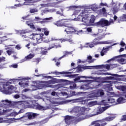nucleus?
Instances as JSON below:
<instances>
[{"mask_svg":"<svg viewBox=\"0 0 126 126\" xmlns=\"http://www.w3.org/2000/svg\"><path fill=\"white\" fill-rule=\"evenodd\" d=\"M114 120H115V117L109 116L102 120L94 122L93 125H94V126H105L108 124L106 122H111Z\"/></svg>","mask_w":126,"mask_h":126,"instance_id":"f257e3e1","label":"nucleus"},{"mask_svg":"<svg viewBox=\"0 0 126 126\" xmlns=\"http://www.w3.org/2000/svg\"><path fill=\"white\" fill-rule=\"evenodd\" d=\"M10 84H11V83L10 82H5L3 84V88L5 94L10 95L13 93V87L12 86H9Z\"/></svg>","mask_w":126,"mask_h":126,"instance_id":"f03ea898","label":"nucleus"},{"mask_svg":"<svg viewBox=\"0 0 126 126\" xmlns=\"http://www.w3.org/2000/svg\"><path fill=\"white\" fill-rule=\"evenodd\" d=\"M78 18H81L82 22L84 23H88L89 21V14L87 10H84L82 12L78 15Z\"/></svg>","mask_w":126,"mask_h":126,"instance_id":"7ed1b4c3","label":"nucleus"},{"mask_svg":"<svg viewBox=\"0 0 126 126\" xmlns=\"http://www.w3.org/2000/svg\"><path fill=\"white\" fill-rule=\"evenodd\" d=\"M66 27L64 32H66L67 34H77V35H80V34H82V32H83L82 30L77 31L73 27H68L67 25Z\"/></svg>","mask_w":126,"mask_h":126,"instance_id":"20e7f679","label":"nucleus"},{"mask_svg":"<svg viewBox=\"0 0 126 126\" xmlns=\"http://www.w3.org/2000/svg\"><path fill=\"white\" fill-rule=\"evenodd\" d=\"M105 93L102 90L97 91H93L91 92V94L88 95V98H96V97H100L103 96Z\"/></svg>","mask_w":126,"mask_h":126,"instance_id":"39448f33","label":"nucleus"},{"mask_svg":"<svg viewBox=\"0 0 126 126\" xmlns=\"http://www.w3.org/2000/svg\"><path fill=\"white\" fill-rule=\"evenodd\" d=\"M38 114L37 113H34L32 112H29L27 113V116H24L21 117L20 119L22 120V121H24V122H26L27 119H29V120H34L36 117H37Z\"/></svg>","mask_w":126,"mask_h":126,"instance_id":"423d86ee","label":"nucleus"},{"mask_svg":"<svg viewBox=\"0 0 126 126\" xmlns=\"http://www.w3.org/2000/svg\"><path fill=\"white\" fill-rule=\"evenodd\" d=\"M56 81L54 80H50L46 82L45 84L46 87H49L50 88H55L56 89H59L60 88V85H52L51 84H56Z\"/></svg>","mask_w":126,"mask_h":126,"instance_id":"0eeeda50","label":"nucleus"},{"mask_svg":"<svg viewBox=\"0 0 126 126\" xmlns=\"http://www.w3.org/2000/svg\"><path fill=\"white\" fill-rule=\"evenodd\" d=\"M43 36H44V34L43 33H33L32 39H33V40H36L37 44H40V43H41V42H42L43 40V39L42 38H43Z\"/></svg>","mask_w":126,"mask_h":126,"instance_id":"6e6552de","label":"nucleus"},{"mask_svg":"<svg viewBox=\"0 0 126 126\" xmlns=\"http://www.w3.org/2000/svg\"><path fill=\"white\" fill-rule=\"evenodd\" d=\"M96 26H101V27H105V26H109L111 25V22L107 20H101L100 21L95 23Z\"/></svg>","mask_w":126,"mask_h":126,"instance_id":"1a4fd4ad","label":"nucleus"},{"mask_svg":"<svg viewBox=\"0 0 126 126\" xmlns=\"http://www.w3.org/2000/svg\"><path fill=\"white\" fill-rule=\"evenodd\" d=\"M121 89L123 93L121 94V95L123 97H119L117 100V102L121 104L122 103L123 101L124 100L125 98H126V87L122 86L121 87Z\"/></svg>","mask_w":126,"mask_h":126,"instance_id":"9d476101","label":"nucleus"},{"mask_svg":"<svg viewBox=\"0 0 126 126\" xmlns=\"http://www.w3.org/2000/svg\"><path fill=\"white\" fill-rule=\"evenodd\" d=\"M105 36H106V34L103 33L101 35L97 37L96 38H95L94 40V44H91L89 45L90 48H93V47H94V45H99L100 44V42L96 41H99V40H101V39H103V38H105Z\"/></svg>","mask_w":126,"mask_h":126,"instance_id":"9b49d317","label":"nucleus"},{"mask_svg":"<svg viewBox=\"0 0 126 126\" xmlns=\"http://www.w3.org/2000/svg\"><path fill=\"white\" fill-rule=\"evenodd\" d=\"M74 100L77 103H80L81 105H85L86 104H87V103L88 102V99H85V97H84L76 98Z\"/></svg>","mask_w":126,"mask_h":126,"instance_id":"f8f14e48","label":"nucleus"},{"mask_svg":"<svg viewBox=\"0 0 126 126\" xmlns=\"http://www.w3.org/2000/svg\"><path fill=\"white\" fill-rule=\"evenodd\" d=\"M63 20H64V19H63L57 21L54 23L55 25L58 26V27H63V26H64L66 27L68 24H66V22H63Z\"/></svg>","mask_w":126,"mask_h":126,"instance_id":"ddd939ff","label":"nucleus"},{"mask_svg":"<svg viewBox=\"0 0 126 126\" xmlns=\"http://www.w3.org/2000/svg\"><path fill=\"white\" fill-rule=\"evenodd\" d=\"M33 109L38 111H44L46 110V107L39 104V103H36V105H33Z\"/></svg>","mask_w":126,"mask_h":126,"instance_id":"4468645a","label":"nucleus"},{"mask_svg":"<svg viewBox=\"0 0 126 126\" xmlns=\"http://www.w3.org/2000/svg\"><path fill=\"white\" fill-rule=\"evenodd\" d=\"M86 111H87V108H86L85 107H80L79 115H78L77 117H79V116H84Z\"/></svg>","mask_w":126,"mask_h":126,"instance_id":"2eb2a0df","label":"nucleus"},{"mask_svg":"<svg viewBox=\"0 0 126 126\" xmlns=\"http://www.w3.org/2000/svg\"><path fill=\"white\" fill-rule=\"evenodd\" d=\"M107 109V108L106 107L99 108L97 110L96 115H100V114H102V113H103V112H104V111H106Z\"/></svg>","mask_w":126,"mask_h":126,"instance_id":"dca6fc26","label":"nucleus"},{"mask_svg":"<svg viewBox=\"0 0 126 126\" xmlns=\"http://www.w3.org/2000/svg\"><path fill=\"white\" fill-rule=\"evenodd\" d=\"M96 67H98V68H106V69H110V67H111V66L109 64H106V65H98L95 66Z\"/></svg>","mask_w":126,"mask_h":126,"instance_id":"f3484780","label":"nucleus"},{"mask_svg":"<svg viewBox=\"0 0 126 126\" xmlns=\"http://www.w3.org/2000/svg\"><path fill=\"white\" fill-rule=\"evenodd\" d=\"M52 74H56V75H59V74H68L69 73V72H58V71H55L54 72H51Z\"/></svg>","mask_w":126,"mask_h":126,"instance_id":"a211bd4d","label":"nucleus"},{"mask_svg":"<svg viewBox=\"0 0 126 126\" xmlns=\"http://www.w3.org/2000/svg\"><path fill=\"white\" fill-rule=\"evenodd\" d=\"M65 123L66 124V125H68L69 126L70 125V120H71V116H69L68 115H66L65 117Z\"/></svg>","mask_w":126,"mask_h":126,"instance_id":"6ab92c4d","label":"nucleus"},{"mask_svg":"<svg viewBox=\"0 0 126 126\" xmlns=\"http://www.w3.org/2000/svg\"><path fill=\"white\" fill-rule=\"evenodd\" d=\"M109 48H110L109 47H107L106 48H105V47L103 48L102 50L100 52V55L101 57L105 56V54H106V53H107V52L109 51Z\"/></svg>","mask_w":126,"mask_h":126,"instance_id":"aec40b11","label":"nucleus"},{"mask_svg":"<svg viewBox=\"0 0 126 126\" xmlns=\"http://www.w3.org/2000/svg\"><path fill=\"white\" fill-rule=\"evenodd\" d=\"M70 97H72L73 96H76V95H81V94H83V92H78L76 93L74 91H70Z\"/></svg>","mask_w":126,"mask_h":126,"instance_id":"412c9836","label":"nucleus"},{"mask_svg":"<svg viewBox=\"0 0 126 126\" xmlns=\"http://www.w3.org/2000/svg\"><path fill=\"white\" fill-rule=\"evenodd\" d=\"M34 56L35 55L34 54H30L27 56L25 57V59H24L23 62H25V61H27L28 60H31V59H33V58H34Z\"/></svg>","mask_w":126,"mask_h":126,"instance_id":"4be33fe9","label":"nucleus"},{"mask_svg":"<svg viewBox=\"0 0 126 126\" xmlns=\"http://www.w3.org/2000/svg\"><path fill=\"white\" fill-rule=\"evenodd\" d=\"M63 0H56V2H54L51 3L52 6L56 7L58 6V4H60V3H62Z\"/></svg>","mask_w":126,"mask_h":126,"instance_id":"5701e85b","label":"nucleus"},{"mask_svg":"<svg viewBox=\"0 0 126 126\" xmlns=\"http://www.w3.org/2000/svg\"><path fill=\"white\" fill-rule=\"evenodd\" d=\"M53 48H56V49L58 48H62V45L61 44L56 45V44L54 43L52 44V46H50L48 48V50H50L51 49H53Z\"/></svg>","mask_w":126,"mask_h":126,"instance_id":"b1692460","label":"nucleus"},{"mask_svg":"<svg viewBox=\"0 0 126 126\" xmlns=\"http://www.w3.org/2000/svg\"><path fill=\"white\" fill-rule=\"evenodd\" d=\"M79 106H75L72 109L71 111L72 112H74V113H78L79 114Z\"/></svg>","mask_w":126,"mask_h":126,"instance_id":"393cba45","label":"nucleus"},{"mask_svg":"<svg viewBox=\"0 0 126 126\" xmlns=\"http://www.w3.org/2000/svg\"><path fill=\"white\" fill-rule=\"evenodd\" d=\"M18 1L20 2V0H17ZM25 2L24 3L26 5H28L30 3H32L34 0H24ZM28 3V4H27Z\"/></svg>","mask_w":126,"mask_h":126,"instance_id":"a878e982","label":"nucleus"},{"mask_svg":"<svg viewBox=\"0 0 126 126\" xmlns=\"http://www.w3.org/2000/svg\"><path fill=\"white\" fill-rule=\"evenodd\" d=\"M119 11V9L118 8V6L116 5L114 6L112 9V12L114 15L117 13V12Z\"/></svg>","mask_w":126,"mask_h":126,"instance_id":"bb28decb","label":"nucleus"},{"mask_svg":"<svg viewBox=\"0 0 126 126\" xmlns=\"http://www.w3.org/2000/svg\"><path fill=\"white\" fill-rule=\"evenodd\" d=\"M19 85L21 87L23 88H25L26 87H27L28 86L29 84L27 83H23L22 82H19Z\"/></svg>","mask_w":126,"mask_h":126,"instance_id":"cd10ccee","label":"nucleus"},{"mask_svg":"<svg viewBox=\"0 0 126 126\" xmlns=\"http://www.w3.org/2000/svg\"><path fill=\"white\" fill-rule=\"evenodd\" d=\"M60 58L58 60L56 59L55 58L52 60V61H54L55 63H56V65L58 67L60 66V65H61V62H60Z\"/></svg>","mask_w":126,"mask_h":126,"instance_id":"c85d7f7f","label":"nucleus"},{"mask_svg":"<svg viewBox=\"0 0 126 126\" xmlns=\"http://www.w3.org/2000/svg\"><path fill=\"white\" fill-rule=\"evenodd\" d=\"M94 21H95V16L92 15L91 16V19L90 20L89 19L88 22H89V23L92 24V23H94Z\"/></svg>","mask_w":126,"mask_h":126,"instance_id":"c756f323","label":"nucleus"},{"mask_svg":"<svg viewBox=\"0 0 126 126\" xmlns=\"http://www.w3.org/2000/svg\"><path fill=\"white\" fill-rule=\"evenodd\" d=\"M80 89H82L83 90H88L89 89V87L88 85H83L80 87Z\"/></svg>","mask_w":126,"mask_h":126,"instance_id":"7c9ffc66","label":"nucleus"},{"mask_svg":"<svg viewBox=\"0 0 126 126\" xmlns=\"http://www.w3.org/2000/svg\"><path fill=\"white\" fill-rule=\"evenodd\" d=\"M66 41L67 42H69V43H70L71 44H73V40H72V38L70 37V36H67L66 38Z\"/></svg>","mask_w":126,"mask_h":126,"instance_id":"2f4dec72","label":"nucleus"},{"mask_svg":"<svg viewBox=\"0 0 126 126\" xmlns=\"http://www.w3.org/2000/svg\"><path fill=\"white\" fill-rule=\"evenodd\" d=\"M22 113H24V109H21L19 110L18 112H14L13 115L14 116H17V115H19V114H22Z\"/></svg>","mask_w":126,"mask_h":126,"instance_id":"473e14b6","label":"nucleus"},{"mask_svg":"<svg viewBox=\"0 0 126 126\" xmlns=\"http://www.w3.org/2000/svg\"><path fill=\"white\" fill-rule=\"evenodd\" d=\"M121 21H126V14H124L120 18Z\"/></svg>","mask_w":126,"mask_h":126,"instance_id":"72a5a7b5","label":"nucleus"},{"mask_svg":"<svg viewBox=\"0 0 126 126\" xmlns=\"http://www.w3.org/2000/svg\"><path fill=\"white\" fill-rule=\"evenodd\" d=\"M42 32H44V35H45V36H48L49 33H50V32L47 30V29L46 28H43V30L42 31Z\"/></svg>","mask_w":126,"mask_h":126,"instance_id":"f704fd0d","label":"nucleus"},{"mask_svg":"<svg viewBox=\"0 0 126 126\" xmlns=\"http://www.w3.org/2000/svg\"><path fill=\"white\" fill-rule=\"evenodd\" d=\"M40 54L41 55H42V56H44L46 54H48V49H44L41 52Z\"/></svg>","mask_w":126,"mask_h":126,"instance_id":"c9c22d12","label":"nucleus"},{"mask_svg":"<svg viewBox=\"0 0 126 126\" xmlns=\"http://www.w3.org/2000/svg\"><path fill=\"white\" fill-rule=\"evenodd\" d=\"M70 54H71V52H65V54L64 55H63L62 57H60L59 60H62V59H63V58H65V57H66L67 55H70Z\"/></svg>","mask_w":126,"mask_h":126,"instance_id":"e433bc0d","label":"nucleus"},{"mask_svg":"<svg viewBox=\"0 0 126 126\" xmlns=\"http://www.w3.org/2000/svg\"><path fill=\"white\" fill-rule=\"evenodd\" d=\"M91 8L92 10L95 11V10H97V9H98V7L96 6L95 5H92L91 6Z\"/></svg>","mask_w":126,"mask_h":126,"instance_id":"4c0bfd02","label":"nucleus"},{"mask_svg":"<svg viewBox=\"0 0 126 126\" xmlns=\"http://www.w3.org/2000/svg\"><path fill=\"white\" fill-rule=\"evenodd\" d=\"M47 122H49V118H46L45 119L43 120L40 122V123L42 125H45V124H46Z\"/></svg>","mask_w":126,"mask_h":126,"instance_id":"58836bf2","label":"nucleus"},{"mask_svg":"<svg viewBox=\"0 0 126 126\" xmlns=\"http://www.w3.org/2000/svg\"><path fill=\"white\" fill-rule=\"evenodd\" d=\"M85 76H78L77 77V78H75L74 79V81H78V80H80V78H85Z\"/></svg>","mask_w":126,"mask_h":126,"instance_id":"ea45409f","label":"nucleus"},{"mask_svg":"<svg viewBox=\"0 0 126 126\" xmlns=\"http://www.w3.org/2000/svg\"><path fill=\"white\" fill-rule=\"evenodd\" d=\"M108 103H115L116 100L114 98H109L108 99Z\"/></svg>","mask_w":126,"mask_h":126,"instance_id":"a19ab883","label":"nucleus"},{"mask_svg":"<svg viewBox=\"0 0 126 126\" xmlns=\"http://www.w3.org/2000/svg\"><path fill=\"white\" fill-rule=\"evenodd\" d=\"M40 62V60L38 58L34 59L33 60V63H35L36 64H38Z\"/></svg>","mask_w":126,"mask_h":126,"instance_id":"79ce46f5","label":"nucleus"},{"mask_svg":"<svg viewBox=\"0 0 126 126\" xmlns=\"http://www.w3.org/2000/svg\"><path fill=\"white\" fill-rule=\"evenodd\" d=\"M2 103H8V104H11V101L8 100V99H6V100H1Z\"/></svg>","mask_w":126,"mask_h":126,"instance_id":"37998d69","label":"nucleus"},{"mask_svg":"<svg viewBox=\"0 0 126 126\" xmlns=\"http://www.w3.org/2000/svg\"><path fill=\"white\" fill-rule=\"evenodd\" d=\"M19 33L21 34H26V33H28V32L27 31H26V30H21L19 31Z\"/></svg>","mask_w":126,"mask_h":126,"instance_id":"c03bdc74","label":"nucleus"},{"mask_svg":"<svg viewBox=\"0 0 126 126\" xmlns=\"http://www.w3.org/2000/svg\"><path fill=\"white\" fill-rule=\"evenodd\" d=\"M35 30H36V31H38V32H43V31L44 30V28L41 29L38 27L36 29H35Z\"/></svg>","mask_w":126,"mask_h":126,"instance_id":"a18cd8bd","label":"nucleus"},{"mask_svg":"<svg viewBox=\"0 0 126 126\" xmlns=\"http://www.w3.org/2000/svg\"><path fill=\"white\" fill-rule=\"evenodd\" d=\"M7 54L8 55V56H11V54H13L14 52L11 51V50H7L6 51Z\"/></svg>","mask_w":126,"mask_h":126,"instance_id":"49530a36","label":"nucleus"},{"mask_svg":"<svg viewBox=\"0 0 126 126\" xmlns=\"http://www.w3.org/2000/svg\"><path fill=\"white\" fill-rule=\"evenodd\" d=\"M88 60H89L90 63H94V60H92V56H89L88 57Z\"/></svg>","mask_w":126,"mask_h":126,"instance_id":"de8ad7c7","label":"nucleus"},{"mask_svg":"<svg viewBox=\"0 0 126 126\" xmlns=\"http://www.w3.org/2000/svg\"><path fill=\"white\" fill-rule=\"evenodd\" d=\"M56 13H57V14H59L60 15V16H63V17H65V16H64V15H63V13H61V12L60 11H57L56 12Z\"/></svg>","mask_w":126,"mask_h":126,"instance_id":"09e8293b","label":"nucleus"},{"mask_svg":"<svg viewBox=\"0 0 126 126\" xmlns=\"http://www.w3.org/2000/svg\"><path fill=\"white\" fill-rule=\"evenodd\" d=\"M74 88H76V84L75 83H74L72 86H70V89H74Z\"/></svg>","mask_w":126,"mask_h":126,"instance_id":"8fccbe9b","label":"nucleus"},{"mask_svg":"<svg viewBox=\"0 0 126 126\" xmlns=\"http://www.w3.org/2000/svg\"><path fill=\"white\" fill-rule=\"evenodd\" d=\"M29 26L30 27V28H31L32 29H33V30H35V29H36V28H35V26L33 24L32 25L29 24Z\"/></svg>","mask_w":126,"mask_h":126,"instance_id":"3c124183","label":"nucleus"},{"mask_svg":"<svg viewBox=\"0 0 126 126\" xmlns=\"http://www.w3.org/2000/svg\"><path fill=\"white\" fill-rule=\"evenodd\" d=\"M82 69V67L80 65H78L77 66V70L78 71H81Z\"/></svg>","mask_w":126,"mask_h":126,"instance_id":"603ef678","label":"nucleus"},{"mask_svg":"<svg viewBox=\"0 0 126 126\" xmlns=\"http://www.w3.org/2000/svg\"><path fill=\"white\" fill-rule=\"evenodd\" d=\"M5 58L4 57H0V63L1 62H5Z\"/></svg>","mask_w":126,"mask_h":126,"instance_id":"864d4df0","label":"nucleus"},{"mask_svg":"<svg viewBox=\"0 0 126 126\" xmlns=\"http://www.w3.org/2000/svg\"><path fill=\"white\" fill-rule=\"evenodd\" d=\"M61 43H63V42H67L66 38H61L60 39Z\"/></svg>","mask_w":126,"mask_h":126,"instance_id":"5fc2aeb1","label":"nucleus"},{"mask_svg":"<svg viewBox=\"0 0 126 126\" xmlns=\"http://www.w3.org/2000/svg\"><path fill=\"white\" fill-rule=\"evenodd\" d=\"M12 67H13V68H17L18 65L17 64H14L11 65Z\"/></svg>","mask_w":126,"mask_h":126,"instance_id":"6e6d98bb","label":"nucleus"},{"mask_svg":"<svg viewBox=\"0 0 126 126\" xmlns=\"http://www.w3.org/2000/svg\"><path fill=\"white\" fill-rule=\"evenodd\" d=\"M126 60L124 58H121L119 60V63H125Z\"/></svg>","mask_w":126,"mask_h":126,"instance_id":"4d7b16f0","label":"nucleus"},{"mask_svg":"<svg viewBox=\"0 0 126 126\" xmlns=\"http://www.w3.org/2000/svg\"><path fill=\"white\" fill-rule=\"evenodd\" d=\"M20 97V95L18 94H16L14 95V98L15 99H18Z\"/></svg>","mask_w":126,"mask_h":126,"instance_id":"13d9d810","label":"nucleus"},{"mask_svg":"<svg viewBox=\"0 0 126 126\" xmlns=\"http://www.w3.org/2000/svg\"><path fill=\"white\" fill-rule=\"evenodd\" d=\"M53 19V17H51L49 18H46L43 19V20H52Z\"/></svg>","mask_w":126,"mask_h":126,"instance_id":"bf43d9fd","label":"nucleus"},{"mask_svg":"<svg viewBox=\"0 0 126 126\" xmlns=\"http://www.w3.org/2000/svg\"><path fill=\"white\" fill-rule=\"evenodd\" d=\"M16 49H17V50H20V49H21V47H20V45H17L15 47Z\"/></svg>","mask_w":126,"mask_h":126,"instance_id":"052dcab7","label":"nucleus"},{"mask_svg":"<svg viewBox=\"0 0 126 126\" xmlns=\"http://www.w3.org/2000/svg\"><path fill=\"white\" fill-rule=\"evenodd\" d=\"M28 104V103L27 101H24L22 105H24V108H26V104Z\"/></svg>","mask_w":126,"mask_h":126,"instance_id":"680f3d73","label":"nucleus"},{"mask_svg":"<svg viewBox=\"0 0 126 126\" xmlns=\"http://www.w3.org/2000/svg\"><path fill=\"white\" fill-rule=\"evenodd\" d=\"M28 91H29V89H24L22 91V93H26V92H28Z\"/></svg>","mask_w":126,"mask_h":126,"instance_id":"e2e57ef3","label":"nucleus"},{"mask_svg":"<svg viewBox=\"0 0 126 126\" xmlns=\"http://www.w3.org/2000/svg\"><path fill=\"white\" fill-rule=\"evenodd\" d=\"M121 46H122V47H124V46H126V43L124 42V41H122L120 43Z\"/></svg>","mask_w":126,"mask_h":126,"instance_id":"0e129e2a","label":"nucleus"},{"mask_svg":"<svg viewBox=\"0 0 126 126\" xmlns=\"http://www.w3.org/2000/svg\"><path fill=\"white\" fill-rule=\"evenodd\" d=\"M87 31L88 32H92V29H91V28H88L87 29Z\"/></svg>","mask_w":126,"mask_h":126,"instance_id":"69168bd1","label":"nucleus"},{"mask_svg":"<svg viewBox=\"0 0 126 126\" xmlns=\"http://www.w3.org/2000/svg\"><path fill=\"white\" fill-rule=\"evenodd\" d=\"M101 11L102 12H103V13H106V8H102L101 9Z\"/></svg>","mask_w":126,"mask_h":126,"instance_id":"338daca9","label":"nucleus"},{"mask_svg":"<svg viewBox=\"0 0 126 126\" xmlns=\"http://www.w3.org/2000/svg\"><path fill=\"white\" fill-rule=\"evenodd\" d=\"M122 120L123 121H126V115L123 116Z\"/></svg>","mask_w":126,"mask_h":126,"instance_id":"774afa93","label":"nucleus"}]
</instances>
